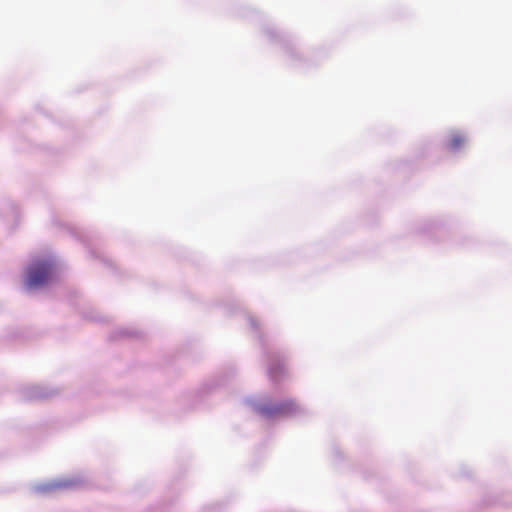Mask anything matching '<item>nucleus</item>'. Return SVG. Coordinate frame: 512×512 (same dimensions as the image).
<instances>
[{
	"label": "nucleus",
	"mask_w": 512,
	"mask_h": 512,
	"mask_svg": "<svg viewBox=\"0 0 512 512\" xmlns=\"http://www.w3.org/2000/svg\"><path fill=\"white\" fill-rule=\"evenodd\" d=\"M270 374H271V376H272L273 378L275 377V373H274V371H273L272 369L270 370Z\"/></svg>",
	"instance_id": "obj_4"
},
{
	"label": "nucleus",
	"mask_w": 512,
	"mask_h": 512,
	"mask_svg": "<svg viewBox=\"0 0 512 512\" xmlns=\"http://www.w3.org/2000/svg\"><path fill=\"white\" fill-rule=\"evenodd\" d=\"M465 141L466 139L462 134L454 133L451 135L447 146L450 150H456L460 148L465 143Z\"/></svg>",
	"instance_id": "obj_3"
},
{
	"label": "nucleus",
	"mask_w": 512,
	"mask_h": 512,
	"mask_svg": "<svg viewBox=\"0 0 512 512\" xmlns=\"http://www.w3.org/2000/svg\"><path fill=\"white\" fill-rule=\"evenodd\" d=\"M52 276V264L48 261L33 263L27 272L26 285L30 289L41 287L49 281Z\"/></svg>",
	"instance_id": "obj_1"
},
{
	"label": "nucleus",
	"mask_w": 512,
	"mask_h": 512,
	"mask_svg": "<svg viewBox=\"0 0 512 512\" xmlns=\"http://www.w3.org/2000/svg\"><path fill=\"white\" fill-rule=\"evenodd\" d=\"M298 410V406L292 400L282 402L277 405H264L259 408L261 416L266 418H274L278 416H288L294 414Z\"/></svg>",
	"instance_id": "obj_2"
}]
</instances>
